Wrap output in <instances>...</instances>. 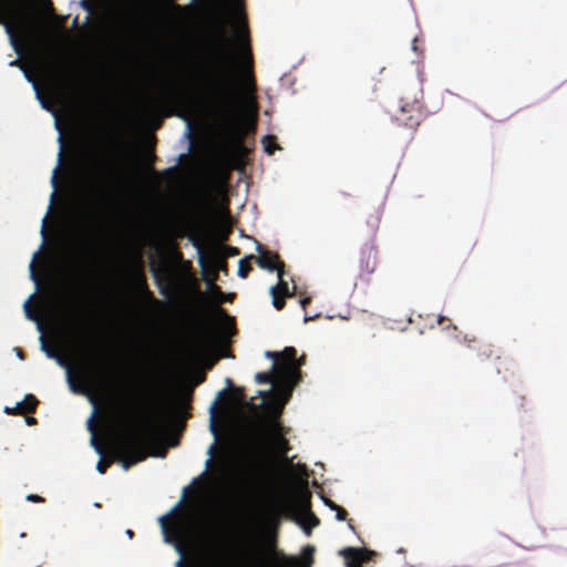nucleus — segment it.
Wrapping results in <instances>:
<instances>
[{"instance_id": "nucleus-1", "label": "nucleus", "mask_w": 567, "mask_h": 567, "mask_svg": "<svg viewBox=\"0 0 567 567\" xmlns=\"http://www.w3.org/2000/svg\"><path fill=\"white\" fill-rule=\"evenodd\" d=\"M229 11L228 0H214L216 42L210 50L213 63L200 76H187L171 92L169 101L182 110L193 105L194 93L200 89L215 106L227 114H233L238 106L257 112V85L247 19L243 13L238 31L229 38Z\"/></svg>"}, {"instance_id": "nucleus-2", "label": "nucleus", "mask_w": 567, "mask_h": 567, "mask_svg": "<svg viewBox=\"0 0 567 567\" xmlns=\"http://www.w3.org/2000/svg\"><path fill=\"white\" fill-rule=\"evenodd\" d=\"M167 430V421L163 413L156 417L150 419L146 426L134 431H128L113 437L109 443V450L112 458H104V447L92 439V445L102 457L96 464V470L105 474L113 461L121 463L127 471L133 465L144 461L147 456V449Z\"/></svg>"}, {"instance_id": "nucleus-3", "label": "nucleus", "mask_w": 567, "mask_h": 567, "mask_svg": "<svg viewBox=\"0 0 567 567\" xmlns=\"http://www.w3.org/2000/svg\"><path fill=\"white\" fill-rule=\"evenodd\" d=\"M124 176L123 163L118 156H91L86 171L87 190L94 210L91 220L104 225V217L115 204L114 190Z\"/></svg>"}, {"instance_id": "nucleus-4", "label": "nucleus", "mask_w": 567, "mask_h": 567, "mask_svg": "<svg viewBox=\"0 0 567 567\" xmlns=\"http://www.w3.org/2000/svg\"><path fill=\"white\" fill-rule=\"evenodd\" d=\"M266 357L274 359L272 369L270 372H258L255 380L259 384H272L271 389L284 396L282 404H286L300 381V367L305 364V357L297 360L293 347H286L281 352L267 351Z\"/></svg>"}, {"instance_id": "nucleus-5", "label": "nucleus", "mask_w": 567, "mask_h": 567, "mask_svg": "<svg viewBox=\"0 0 567 567\" xmlns=\"http://www.w3.org/2000/svg\"><path fill=\"white\" fill-rule=\"evenodd\" d=\"M0 25L4 27L11 42L16 44L24 25V14L19 0H0Z\"/></svg>"}, {"instance_id": "nucleus-6", "label": "nucleus", "mask_w": 567, "mask_h": 567, "mask_svg": "<svg viewBox=\"0 0 567 567\" xmlns=\"http://www.w3.org/2000/svg\"><path fill=\"white\" fill-rule=\"evenodd\" d=\"M271 417L268 419L266 431L271 443L274 450L281 456H287L290 451L289 441L286 439L285 434L287 430L280 421V415L282 413L281 406H271L270 408Z\"/></svg>"}, {"instance_id": "nucleus-7", "label": "nucleus", "mask_w": 567, "mask_h": 567, "mask_svg": "<svg viewBox=\"0 0 567 567\" xmlns=\"http://www.w3.org/2000/svg\"><path fill=\"white\" fill-rule=\"evenodd\" d=\"M152 272L159 293L165 298L172 299L181 290L179 279L172 271L152 267Z\"/></svg>"}, {"instance_id": "nucleus-8", "label": "nucleus", "mask_w": 567, "mask_h": 567, "mask_svg": "<svg viewBox=\"0 0 567 567\" xmlns=\"http://www.w3.org/2000/svg\"><path fill=\"white\" fill-rule=\"evenodd\" d=\"M94 334L87 317H81L76 329L72 331V339L81 349H93Z\"/></svg>"}, {"instance_id": "nucleus-9", "label": "nucleus", "mask_w": 567, "mask_h": 567, "mask_svg": "<svg viewBox=\"0 0 567 567\" xmlns=\"http://www.w3.org/2000/svg\"><path fill=\"white\" fill-rule=\"evenodd\" d=\"M377 247L373 243L365 244L360 251L359 268L361 277H369L377 268Z\"/></svg>"}, {"instance_id": "nucleus-10", "label": "nucleus", "mask_w": 567, "mask_h": 567, "mask_svg": "<svg viewBox=\"0 0 567 567\" xmlns=\"http://www.w3.org/2000/svg\"><path fill=\"white\" fill-rule=\"evenodd\" d=\"M395 120L400 125L415 130L421 122V107L417 103L406 104L400 107Z\"/></svg>"}, {"instance_id": "nucleus-11", "label": "nucleus", "mask_w": 567, "mask_h": 567, "mask_svg": "<svg viewBox=\"0 0 567 567\" xmlns=\"http://www.w3.org/2000/svg\"><path fill=\"white\" fill-rule=\"evenodd\" d=\"M339 555L344 558L347 567H362L375 553L367 548L346 547Z\"/></svg>"}, {"instance_id": "nucleus-12", "label": "nucleus", "mask_w": 567, "mask_h": 567, "mask_svg": "<svg viewBox=\"0 0 567 567\" xmlns=\"http://www.w3.org/2000/svg\"><path fill=\"white\" fill-rule=\"evenodd\" d=\"M245 134L243 130L237 125L236 122H233L229 131V140L226 144V152L229 156L234 158H240L245 154V145H244Z\"/></svg>"}, {"instance_id": "nucleus-13", "label": "nucleus", "mask_w": 567, "mask_h": 567, "mask_svg": "<svg viewBox=\"0 0 567 567\" xmlns=\"http://www.w3.org/2000/svg\"><path fill=\"white\" fill-rule=\"evenodd\" d=\"M257 251L259 256L255 257V260L260 268L268 271H277L279 268H285V264L277 252L266 249L261 244H257Z\"/></svg>"}, {"instance_id": "nucleus-14", "label": "nucleus", "mask_w": 567, "mask_h": 567, "mask_svg": "<svg viewBox=\"0 0 567 567\" xmlns=\"http://www.w3.org/2000/svg\"><path fill=\"white\" fill-rule=\"evenodd\" d=\"M279 282L277 286H272L270 288V295L272 297V305L277 310H282L286 306V297H290L291 293L289 292L288 282L285 281L284 275H285V268H279L277 270Z\"/></svg>"}, {"instance_id": "nucleus-15", "label": "nucleus", "mask_w": 567, "mask_h": 567, "mask_svg": "<svg viewBox=\"0 0 567 567\" xmlns=\"http://www.w3.org/2000/svg\"><path fill=\"white\" fill-rule=\"evenodd\" d=\"M39 401L33 394H27L24 400L17 403L14 408H6L4 412L10 415H24L34 413Z\"/></svg>"}, {"instance_id": "nucleus-16", "label": "nucleus", "mask_w": 567, "mask_h": 567, "mask_svg": "<svg viewBox=\"0 0 567 567\" xmlns=\"http://www.w3.org/2000/svg\"><path fill=\"white\" fill-rule=\"evenodd\" d=\"M59 142H60V144H61V150H60V152H59V164H58V166L54 168V171H53V175H52V178H51V183H52V186L54 187V190H56V189H58V187H59V185H60V179H59V176H58V175H59V172H60V169H61V166H62V164H63V162H64L65 138H64V136H63L62 134H60V136H59ZM55 196H56V193H55V192H53V193L51 194V202H53V200H54Z\"/></svg>"}, {"instance_id": "nucleus-17", "label": "nucleus", "mask_w": 567, "mask_h": 567, "mask_svg": "<svg viewBox=\"0 0 567 567\" xmlns=\"http://www.w3.org/2000/svg\"><path fill=\"white\" fill-rule=\"evenodd\" d=\"M199 265L203 269L202 275H203V279L205 280V282L207 285L216 284V281L218 280V274L212 267V265L209 264V260H207V258L204 257L203 255H200V257H199Z\"/></svg>"}, {"instance_id": "nucleus-18", "label": "nucleus", "mask_w": 567, "mask_h": 567, "mask_svg": "<svg viewBox=\"0 0 567 567\" xmlns=\"http://www.w3.org/2000/svg\"><path fill=\"white\" fill-rule=\"evenodd\" d=\"M97 359L99 360L94 361L92 369L85 372L86 377L102 378L109 372V365L106 364L105 359L101 355H99Z\"/></svg>"}, {"instance_id": "nucleus-19", "label": "nucleus", "mask_w": 567, "mask_h": 567, "mask_svg": "<svg viewBox=\"0 0 567 567\" xmlns=\"http://www.w3.org/2000/svg\"><path fill=\"white\" fill-rule=\"evenodd\" d=\"M258 395L265 400L272 396L277 401V403H271V404L267 405V412L269 414V417H271V412H270L271 406H281L284 409V405H285V404H282L284 396L280 394H276V389H270L268 391H258Z\"/></svg>"}, {"instance_id": "nucleus-20", "label": "nucleus", "mask_w": 567, "mask_h": 567, "mask_svg": "<svg viewBox=\"0 0 567 567\" xmlns=\"http://www.w3.org/2000/svg\"><path fill=\"white\" fill-rule=\"evenodd\" d=\"M209 264L217 271V274L219 271L227 274L228 271L227 257L225 255L219 252L214 254Z\"/></svg>"}, {"instance_id": "nucleus-21", "label": "nucleus", "mask_w": 567, "mask_h": 567, "mask_svg": "<svg viewBox=\"0 0 567 567\" xmlns=\"http://www.w3.org/2000/svg\"><path fill=\"white\" fill-rule=\"evenodd\" d=\"M514 368H515V364L512 360L502 359L501 357H497L496 371L498 374L505 373V374H509L511 377H513Z\"/></svg>"}, {"instance_id": "nucleus-22", "label": "nucleus", "mask_w": 567, "mask_h": 567, "mask_svg": "<svg viewBox=\"0 0 567 567\" xmlns=\"http://www.w3.org/2000/svg\"><path fill=\"white\" fill-rule=\"evenodd\" d=\"M249 259H255V256L250 255L249 257L239 260L238 276L240 278H247L250 271L252 270V267L249 264Z\"/></svg>"}, {"instance_id": "nucleus-23", "label": "nucleus", "mask_w": 567, "mask_h": 567, "mask_svg": "<svg viewBox=\"0 0 567 567\" xmlns=\"http://www.w3.org/2000/svg\"><path fill=\"white\" fill-rule=\"evenodd\" d=\"M262 145L264 151L269 155H272L277 150H279V145L276 142V136L274 135H266L262 138Z\"/></svg>"}, {"instance_id": "nucleus-24", "label": "nucleus", "mask_w": 567, "mask_h": 567, "mask_svg": "<svg viewBox=\"0 0 567 567\" xmlns=\"http://www.w3.org/2000/svg\"><path fill=\"white\" fill-rule=\"evenodd\" d=\"M475 349L477 351V357L482 361L491 359L494 354L493 346L489 343H480Z\"/></svg>"}, {"instance_id": "nucleus-25", "label": "nucleus", "mask_w": 567, "mask_h": 567, "mask_svg": "<svg viewBox=\"0 0 567 567\" xmlns=\"http://www.w3.org/2000/svg\"><path fill=\"white\" fill-rule=\"evenodd\" d=\"M53 85H54V89L58 91V92H63L65 89H69L70 87V82L66 81L65 79H61V78H54V81H53Z\"/></svg>"}, {"instance_id": "nucleus-26", "label": "nucleus", "mask_w": 567, "mask_h": 567, "mask_svg": "<svg viewBox=\"0 0 567 567\" xmlns=\"http://www.w3.org/2000/svg\"><path fill=\"white\" fill-rule=\"evenodd\" d=\"M432 317H433V320L435 321V323L437 326H441L444 330L450 328L451 319H449L444 316H441V315H439V316L433 315Z\"/></svg>"}, {"instance_id": "nucleus-27", "label": "nucleus", "mask_w": 567, "mask_h": 567, "mask_svg": "<svg viewBox=\"0 0 567 567\" xmlns=\"http://www.w3.org/2000/svg\"><path fill=\"white\" fill-rule=\"evenodd\" d=\"M313 551H315V548L312 546H307L303 549V559L307 563L306 567H310L311 564L313 563V558H312Z\"/></svg>"}, {"instance_id": "nucleus-28", "label": "nucleus", "mask_w": 567, "mask_h": 567, "mask_svg": "<svg viewBox=\"0 0 567 567\" xmlns=\"http://www.w3.org/2000/svg\"><path fill=\"white\" fill-rule=\"evenodd\" d=\"M175 536L179 540V543L176 545V548L178 551H182L183 550L182 542L185 539V532L181 527H178L175 529Z\"/></svg>"}, {"instance_id": "nucleus-29", "label": "nucleus", "mask_w": 567, "mask_h": 567, "mask_svg": "<svg viewBox=\"0 0 567 567\" xmlns=\"http://www.w3.org/2000/svg\"><path fill=\"white\" fill-rule=\"evenodd\" d=\"M208 290L212 295L218 297L219 299L224 296L220 287L216 284L208 285Z\"/></svg>"}, {"instance_id": "nucleus-30", "label": "nucleus", "mask_w": 567, "mask_h": 567, "mask_svg": "<svg viewBox=\"0 0 567 567\" xmlns=\"http://www.w3.org/2000/svg\"><path fill=\"white\" fill-rule=\"evenodd\" d=\"M334 512H336V518L338 520H346L347 519L348 512L343 507L338 506L337 509H334Z\"/></svg>"}, {"instance_id": "nucleus-31", "label": "nucleus", "mask_w": 567, "mask_h": 567, "mask_svg": "<svg viewBox=\"0 0 567 567\" xmlns=\"http://www.w3.org/2000/svg\"><path fill=\"white\" fill-rule=\"evenodd\" d=\"M296 561L290 558H284L282 560L278 561L275 567H295Z\"/></svg>"}, {"instance_id": "nucleus-32", "label": "nucleus", "mask_w": 567, "mask_h": 567, "mask_svg": "<svg viewBox=\"0 0 567 567\" xmlns=\"http://www.w3.org/2000/svg\"><path fill=\"white\" fill-rule=\"evenodd\" d=\"M30 300H28L25 303H24V310H25V313H27V317L31 320H37V315L33 310H31L30 306Z\"/></svg>"}, {"instance_id": "nucleus-33", "label": "nucleus", "mask_w": 567, "mask_h": 567, "mask_svg": "<svg viewBox=\"0 0 567 567\" xmlns=\"http://www.w3.org/2000/svg\"><path fill=\"white\" fill-rule=\"evenodd\" d=\"M82 8L86 10L89 13H92L94 10V4L90 0L82 1Z\"/></svg>"}, {"instance_id": "nucleus-34", "label": "nucleus", "mask_w": 567, "mask_h": 567, "mask_svg": "<svg viewBox=\"0 0 567 567\" xmlns=\"http://www.w3.org/2000/svg\"><path fill=\"white\" fill-rule=\"evenodd\" d=\"M41 340H42V349L47 352L48 357H50V358L55 357L54 351L47 346L43 337L41 338Z\"/></svg>"}, {"instance_id": "nucleus-35", "label": "nucleus", "mask_w": 567, "mask_h": 567, "mask_svg": "<svg viewBox=\"0 0 567 567\" xmlns=\"http://www.w3.org/2000/svg\"><path fill=\"white\" fill-rule=\"evenodd\" d=\"M142 281H143V285H145L144 277H142ZM144 287H146V286H144ZM145 293H146V296L150 298V300H151L152 302H154V303H156V305H159V303H161L157 299H155V298H154L153 293H152L147 288H145Z\"/></svg>"}, {"instance_id": "nucleus-36", "label": "nucleus", "mask_w": 567, "mask_h": 567, "mask_svg": "<svg viewBox=\"0 0 567 567\" xmlns=\"http://www.w3.org/2000/svg\"><path fill=\"white\" fill-rule=\"evenodd\" d=\"M225 249H226L228 256H237V255H239V249L237 247L226 246Z\"/></svg>"}, {"instance_id": "nucleus-37", "label": "nucleus", "mask_w": 567, "mask_h": 567, "mask_svg": "<svg viewBox=\"0 0 567 567\" xmlns=\"http://www.w3.org/2000/svg\"><path fill=\"white\" fill-rule=\"evenodd\" d=\"M310 518H311V526L306 528L307 534H310L311 527H315L319 524V519L313 514L310 515Z\"/></svg>"}, {"instance_id": "nucleus-38", "label": "nucleus", "mask_w": 567, "mask_h": 567, "mask_svg": "<svg viewBox=\"0 0 567 567\" xmlns=\"http://www.w3.org/2000/svg\"><path fill=\"white\" fill-rule=\"evenodd\" d=\"M27 499L30 501V502H43V497L39 496V495H35V494H30L27 496Z\"/></svg>"}, {"instance_id": "nucleus-39", "label": "nucleus", "mask_w": 567, "mask_h": 567, "mask_svg": "<svg viewBox=\"0 0 567 567\" xmlns=\"http://www.w3.org/2000/svg\"><path fill=\"white\" fill-rule=\"evenodd\" d=\"M323 502L332 511L337 509V507L339 506L338 504H336L333 501H331L329 498H323Z\"/></svg>"}, {"instance_id": "nucleus-40", "label": "nucleus", "mask_w": 567, "mask_h": 567, "mask_svg": "<svg viewBox=\"0 0 567 567\" xmlns=\"http://www.w3.org/2000/svg\"><path fill=\"white\" fill-rule=\"evenodd\" d=\"M167 520H168L167 516L161 517V523H162V526H163V529L165 533H167V529H168ZM166 539L168 540V534H166Z\"/></svg>"}, {"instance_id": "nucleus-41", "label": "nucleus", "mask_w": 567, "mask_h": 567, "mask_svg": "<svg viewBox=\"0 0 567 567\" xmlns=\"http://www.w3.org/2000/svg\"><path fill=\"white\" fill-rule=\"evenodd\" d=\"M218 311L229 321L230 326L233 328H235V322H234V319L228 317L227 313L225 312V310L223 309H218Z\"/></svg>"}, {"instance_id": "nucleus-42", "label": "nucleus", "mask_w": 567, "mask_h": 567, "mask_svg": "<svg viewBox=\"0 0 567 567\" xmlns=\"http://www.w3.org/2000/svg\"><path fill=\"white\" fill-rule=\"evenodd\" d=\"M177 167H169V168H166L164 172H163V175L165 176H171L173 174H175Z\"/></svg>"}, {"instance_id": "nucleus-43", "label": "nucleus", "mask_w": 567, "mask_h": 567, "mask_svg": "<svg viewBox=\"0 0 567 567\" xmlns=\"http://www.w3.org/2000/svg\"><path fill=\"white\" fill-rule=\"evenodd\" d=\"M216 453H217V445H216V443H214L213 445L209 446L208 454L213 457L216 455Z\"/></svg>"}, {"instance_id": "nucleus-44", "label": "nucleus", "mask_w": 567, "mask_h": 567, "mask_svg": "<svg viewBox=\"0 0 567 567\" xmlns=\"http://www.w3.org/2000/svg\"><path fill=\"white\" fill-rule=\"evenodd\" d=\"M310 302H311V299L309 297H305L300 300V303H301V307L303 308V310H306L307 305H309Z\"/></svg>"}, {"instance_id": "nucleus-45", "label": "nucleus", "mask_w": 567, "mask_h": 567, "mask_svg": "<svg viewBox=\"0 0 567 567\" xmlns=\"http://www.w3.org/2000/svg\"><path fill=\"white\" fill-rule=\"evenodd\" d=\"M69 382H70V385H71V389L74 391V392H78V386L75 384V382L72 380L71 375L69 377Z\"/></svg>"}, {"instance_id": "nucleus-46", "label": "nucleus", "mask_w": 567, "mask_h": 567, "mask_svg": "<svg viewBox=\"0 0 567 567\" xmlns=\"http://www.w3.org/2000/svg\"><path fill=\"white\" fill-rule=\"evenodd\" d=\"M28 425H32L37 423V419L33 416H27L25 419Z\"/></svg>"}, {"instance_id": "nucleus-47", "label": "nucleus", "mask_w": 567, "mask_h": 567, "mask_svg": "<svg viewBox=\"0 0 567 567\" xmlns=\"http://www.w3.org/2000/svg\"><path fill=\"white\" fill-rule=\"evenodd\" d=\"M235 391H236V393L238 394V396H239V399H240V400H241V399H244V396H245L244 389H241V388H236V389H235Z\"/></svg>"}, {"instance_id": "nucleus-48", "label": "nucleus", "mask_w": 567, "mask_h": 567, "mask_svg": "<svg viewBox=\"0 0 567 567\" xmlns=\"http://www.w3.org/2000/svg\"><path fill=\"white\" fill-rule=\"evenodd\" d=\"M44 3H45V6H48V8H49V10H50L51 12H53V11H54V9H53V4H52L51 0H45V1H44Z\"/></svg>"}, {"instance_id": "nucleus-49", "label": "nucleus", "mask_w": 567, "mask_h": 567, "mask_svg": "<svg viewBox=\"0 0 567 567\" xmlns=\"http://www.w3.org/2000/svg\"><path fill=\"white\" fill-rule=\"evenodd\" d=\"M348 527H349L353 533H355V528H354V525H353V520H352V519H349V520H348Z\"/></svg>"}, {"instance_id": "nucleus-50", "label": "nucleus", "mask_w": 567, "mask_h": 567, "mask_svg": "<svg viewBox=\"0 0 567 567\" xmlns=\"http://www.w3.org/2000/svg\"><path fill=\"white\" fill-rule=\"evenodd\" d=\"M523 401H524V396H518V402H517V408L518 409H522L523 408Z\"/></svg>"}, {"instance_id": "nucleus-51", "label": "nucleus", "mask_w": 567, "mask_h": 567, "mask_svg": "<svg viewBox=\"0 0 567 567\" xmlns=\"http://www.w3.org/2000/svg\"><path fill=\"white\" fill-rule=\"evenodd\" d=\"M126 535H127L130 538H133V536H134V532H133V530H131V529H127V530H126Z\"/></svg>"}, {"instance_id": "nucleus-52", "label": "nucleus", "mask_w": 567, "mask_h": 567, "mask_svg": "<svg viewBox=\"0 0 567 567\" xmlns=\"http://www.w3.org/2000/svg\"><path fill=\"white\" fill-rule=\"evenodd\" d=\"M212 464H213V460H212V458H208V460L206 461V467H207V468H209V467L212 466Z\"/></svg>"}, {"instance_id": "nucleus-53", "label": "nucleus", "mask_w": 567, "mask_h": 567, "mask_svg": "<svg viewBox=\"0 0 567 567\" xmlns=\"http://www.w3.org/2000/svg\"><path fill=\"white\" fill-rule=\"evenodd\" d=\"M231 298H233V295L227 296V299H226V300H227V301H231ZM224 300H225V299H221V298L219 299V301H224Z\"/></svg>"}, {"instance_id": "nucleus-54", "label": "nucleus", "mask_w": 567, "mask_h": 567, "mask_svg": "<svg viewBox=\"0 0 567 567\" xmlns=\"http://www.w3.org/2000/svg\"><path fill=\"white\" fill-rule=\"evenodd\" d=\"M32 278L33 280L38 281V276L34 272L32 274Z\"/></svg>"}, {"instance_id": "nucleus-55", "label": "nucleus", "mask_w": 567, "mask_h": 567, "mask_svg": "<svg viewBox=\"0 0 567 567\" xmlns=\"http://www.w3.org/2000/svg\"><path fill=\"white\" fill-rule=\"evenodd\" d=\"M212 430H213V432L215 433V435H217V431H216V429H215V425H212Z\"/></svg>"}, {"instance_id": "nucleus-56", "label": "nucleus", "mask_w": 567, "mask_h": 567, "mask_svg": "<svg viewBox=\"0 0 567 567\" xmlns=\"http://www.w3.org/2000/svg\"><path fill=\"white\" fill-rule=\"evenodd\" d=\"M310 319H311V318H310V317H308L307 315L305 316V321H306V322H307V321H309Z\"/></svg>"}, {"instance_id": "nucleus-57", "label": "nucleus", "mask_w": 567, "mask_h": 567, "mask_svg": "<svg viewBox=\"0 0 567 567\" xmlns=\"http://www.w3.org/2000/svg\"><path fill=\"white\" fill-rule=\"evenodd\" d=\"M302 485H303L302 486L303 488H307V482L306 481L302 482Z\"/></svg>"}, {"instance_id": "nucleus-58", "label": "nucleus", "mask_w": 567, "mask_h": 567, "mask_svg": "<svg viewBox=\"0 0 567 567\" xmlns=\"http://www.w3.org/2000/svg\"><path fill=\"white\" fill-rule=\"evenodd\" d=\"M217 402L213 403L212 410L216 408Z\"/></svg>"}, {"instance_id": "nucleus-59", "label": "nucleus", "mask_w": 567, "mask_h": 567, "mask_svg": "<svg viewBox=\"0 0 567 567\" xmlns=\"http://www.w3.org/2000/svg\"><path fill=\"white\" fill-rule=\"evenodd\" d=\"M177 565H178L179 567H182V561L179 560V561L177 563Z\"/></svg>"}]
</instances>
